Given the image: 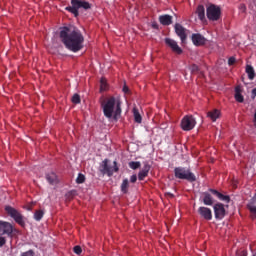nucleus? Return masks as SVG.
I'll return each instance as SVG.
<instances>
[{
	"label": "nucleus",
	"instance_id": "1",
	"mask_svg": "<svg viewBox=\"0 0 256 256\" xmlns=\"http://www.w3.org/2000/svg\"><path fill=\"white\" fill-rule=\"evenodd\" d=\"M60 39L64 43L66 49L77 53L83 49V42L85 38L79 29L74 26L63 27L60 30Z\"/></svg>",
	"mask_w": 256,
	"mask_h": 256
},
{
	"label": "nucleus",
	"instance_id": "2",
	"mask_svg": "<svg viewBox=\"0 0 256 256\" xmlns=\"http://www.w3.org/2000/svg\"><path fill=\"white\" fill-rule=\"evenodd\" d=\"M104 116L109 121H119L121 117V98L118 96H108L101 101Z\"/></svg>",
	"mask_w": 256,
	"mask_h": 256
},
{
	"label": "nucleus",
	"instance_id": "3",
	"mask_svg": "<svg viewBox=\"0 0 256 256\" xmlns=\"http://www.w3.org/2000/svg\"><path fill=\"white\" fill-rule=\"evenodd\" d=\"M174 175L176 179H184L186 181H190V183H193V181H197L195 174H193L192 171L187 168H183V167L175 168Z\"/></svg>",
	"mask_w": 256,
	"mask_h": 256
},
{
	"label": "nucleus",
	"instance_id": "4",
	"mask_svg": "<svg viewBox=\"0 0 256 256\" xmlns=\"http://www.w3.org/2000/svg\"><path fill=\"white\" fill-rule=\"evenodd\" d=\"M206 15L210 21H219V18L221 17V8L211 4L207 7Z\"/></svg>",
	"mask_w": 256,
	"mask_h": 256
},
{
	"label": "nucleus",
	"instance_id": "5",
	"mask_svg": "<svg viewBox=\"0 0 256 256\" xmlns=\"http://www.w3.org/2000/svg\"><path fill=\"white\" fill-rule=\"evenodd\" d=\"M109 161L107 159H105L102 162L101 165V172L104 175H108V177H111V175H113L114 173H117V171H119V167H117V161L113 162V166H109Z\"/></svg>",
	"mask_w": 256,
	"mask_h": 256
},
{
	"label": "nucleus",
	"instance_id": "6",
	"mask_svg": "<svg viewBox=\"0 0 256 256\" xmlns=\"http://www.w3.org/2000/svg\"><path fill=\"white\" fill-rule=\"evenodd\" d=\"M5 211L18 223V225H21L23 227L25 225V220L23 219V215L20 214L19 211H17L15 208L11 206H6Z\"/></svg>",
	"mask_w": 256,
	"mask_h": 256
},
{
	"label": "nucleus",
	"instance_id": "7",
	"mask_svg": "<svg viewBox=\"0 0 256 256\" xmlns=\"http://www.w3.org/2000/svg\"><path fill=\"white\" fill-rule=\"evenodd\" d=\"M195 125H197V121H195L193 116H185L181 121L183 131H191L195 129Z\"/></svg>",
	"mask_w": 256,
	"mask_h": 256
},
{
	"label": "nucleus",
	"instance_id": "8",
	"mask_svg": "<svg viewBox=\"0 0 256 256\" xmlns=\"http://www.w3.org/2000/svg\"><path fill=\"white\" fill-rule=\"evenodd\" d=\"M198 213L202 219H205L206 221H211L213 219V212L210 208L201 206L198 208Z\"/></svg>",
	"mask_w": 256,
	"mask_h": 256
},
{
	"label": "nucleus",
	"instance_id": "9",
	"mask_svg": "<svg viewBox=\"0 0 256 256\" xmlns=\"http://www.w3.org/2000/svg\"><path fill=\"white\" fill-rule=\"evenodd\" d=\"M165 43L166 45H168V47H170V49H172L173 53H176L177 55H181V53H183V50L181 49V47H179L177 41L170 38H166Z\"/></svg>",
	"mask_w": 256,
	"mask_h": 256
},
{
	"label": "nucleus",
	"instance_id": "10",
	"mask_svg": "<svg viewBox=\"0 0 256 256\" xmlns=\"http://www.w3.org/2000/svg\"><path fill=\"white\" fill-rule=\"evenodd\" d=\"M175 33L180 37L182 43H185L187 40V29H185L181 24H176Z\"/></svg>",
	"mask_w": 256,
	"mask_h": 256
},
{
	"label": "nucleus",
	"instance_id": "11",
	"mask_svg": "<svg viewBox=\"0 0 256 256\" xmlns=\"http://www.w3.org/2000/svg\"><path fill=\"white\" fill-rule=\"evenodd\" d=\"M214 213L217 219H223L226 214L225 205L217 203L214 205Z\"/></svg>",
	"mask_w": 256,
	"mask_h": 256
},
{
	"label": "nucleus",
	"instance_id": "12",
	"mask_svg": "<svg viewBox=\"0 0 256 256\" xmlns=\"http://www.w3.org/2000/svg\"><path fill=\"white\" fill-rule=\"evenodd\" d=\"M247 209L250 211L253 219H256V193L248 202Z\"/></svg>",
	"mask_w": 256,
	"mask_h": 256
},
{
	"label": "nucleus",
	"instance_id": "13",
	"mask_svg": "<svg viewBox=\"0 0 256 256\" xmlns=\"http://www.w3.org/2000/svg\"><path fill=\"white\" fill-rule=\"evenodd\" d=\"M0 233H2L3 235H5V233L7 235H11V233H13V225H11V223L9 222H1V228H0Z\"/></svg>",
	"mask_w": 256,
	"mask_h": 256
},
{
	"label": "nucleus",
	"instance_id": "14",
	"mask_svg": "<svg viewBox=\"0 0 256 256\" xmlns=\"http://www.w3.org/2000/svg\"><path fill=\"white\" fill-rule=\"evenodd\" d=\"M206 41L207 40L205 39V37H203V35H201V34H193L192 35V42L197 47H199L201 45H205Z\"/></svg>",
	"mask_w": 256,
	"mask_h": 256
},
{
	"label": "nucleus",
	"instance_id": "15",
	"mask_svg": "<svg viewBox=\"0 0 256 256\" xmlns=\"http://www.w3.org/2000/svg\"><path fill=\"white\" fill-rule=\"evenodd\" d=\"M212 195H215L220 201H225V203H229L231 198L228 195H223L217 190L210 189L209 190Z\"/></svg>",
	"mask_w": 256,
	"mask_h": 256
},
{
	"label": "nucleus",
	"instance_id": "16",
	"mask_svg": "<svg viewBox=\"0 0 256 256\" xmlns=\"http://www.w3.org/2000/svg\"><path fill=\"white\" fill-rule=\"evenodd\" d=\"M72 5L74 7H78V9H90L91 5L88 2L82 1V0H72Z\"/></svg>",
	"mask_w": 256,
	"mask_h": 256
},
{
	"label": "nucleus",
	"instance_id": "17",
	"mask_svg": "<svg viewBox=\"0 0 256 256\" xmlns=\"http://www.w3.org/2000/svg\"><path fill=\"white\" fill-rule=\"evenodd\" d=\"M150 169H151V166H149V164L144 165V167L142 168V170H140V172L138 174L139 181H143V179H145V177H147V175H149Z\"/></svg>",
	"mask_w": 256,
	"mask_h": 256
},
{
	"label": "nucleus",
	"instance_id": "18",
	"mask_svg": "<svg viewBox=\"0 0 256 256\" xmlns=\"http://www.w3.org/2000/svg\"><path fill=\"white\" fill-rule=\"evenodd\" d=\"M207 117H208V119H211L213 122H215V121H217V119H219V117H221V111H219L218 109L209 111L207 113Z\"/></svg>",
	"mask_w": 256,
	"mask_h": 256
},
{
	"label": "nucleus",
	"instance_id": "19",
	"mask_svg": "<svg viewBox=\"0 0 256 256\" xmlns=\"http://www.w3.org/2000/svg\"><path fill=\"white\" fill-rule=\"evenodd\" d=\"M161 25H171L173 23V16L171 15H162L159 17Z\"/></svg>",
	"mask_w": 256,
	"mask_h": 256
},
{
	"label": "nucleus",
	"instance_id": "20",
	"mask_svg": "<svg viewBox=\"0 0 256 256\" xmlns=\"http://www.w3.org/2000/svg\"><path fill=\"white\" fill-rule=\"evenodd\" d=\"M46 179L48 181V183H50V185H57L58 183V179H57V174H55L54 172H50L46 175Z\"/></svg>",
	"mask_w": 256,
	"mask_h": 256
},
{
	"label": "nucleus",
	"instance_id": "21",
	"mask_svg": "<svg viewBox=\"0 0 256 256\" xmlns=\"http://www.w3.org/2000/svg\"><path fill=\"white\" fill-rule=\"evenodd\" d=\"M202 197H203L204 205H208V206L213 205V197L211 196V194H209V192H204L202 194Z\"/></svg>",
	"mask_w": 256,
	"mask_h": 256
},
{
	"label": "nucleus",
	"instance_id": "22",
	"mask_svg": "<svg viewBox=\"0 0 256 256\" xmlns=\"http://www.w3.org/2000/svg\"><path fill=\"white\" fill-rule=\"evenodd\" d=\"M196 13L200 21H203V19H205V7L203 5H199L197 7Z\"/></svg>",
	"mask_w": 256,
	"mask_h": 256
},
{
	"label": "nucleus",
	"instance_id": "23",
	"mask_svg": "<svg viewBox=\"0 0 256 256\" xmlns=\"http://www.w3.org/2000/svg\"><path fill=\"white\" fill-rule=\"evenodd\" d=\"M246 73H247L248 79H250V81H253L255 79V70L253 69V66L247 65Z\"/></svg>",
	"mask_w": 256,
	"mask_h": 256
},
{
	"label": "nucleus",
	"instance_id": "24",
	"mask_svg": "<svg viewBox=\"0 0 256 256\" xmlns=\"http://www.w3.org/2000/svg\"><path fill=\"white\" fill-rule=\"evenodd\" d=\"M235 99L238 103H243V95H241V88L238 86L235 88Z\"/></svg>",
	"mask_w": 256,
	"mask_h": 256
},
{
	"label": "nucleus",
	"instance_id": "25",
	"mask_svg": "<svg viewBox=\"0 0 256 256\" xmlns=\"http://www.w3.org/2000/svg\"><path fill=\"white\" fill-rule=\"evenodd\" d=\"M133 115L135 122L141 123L143 119L141 118V114L139 113V110L136 107L133 108Z\"/></svg>",
	"mask_w": 256,
	"mask_h": 256
},
{
	"label": "nucleus",
	"instance_id": "26",
	"mask_svg": "<svg viewBox=\"0 0 256 256\" xmlns=\"http://www.w3.org/2000/svg\"><path fill=\"white\" fill-rule=\"evenodd\" d=\"M109 89V84H107V79L101 78L100 80V91H107Z\"/></svg>",
	"mask_w": 256,
	"mask_h": 256
},
{
	"label": "nucleus",
	"instance_id": "27",
	"mask_svg": "<svg viewBox=\"0 0 256 256\" xmlns=\"http://www.w3.org/2000/svg\"><path fill=\"white\" fill-rule=\"evenodd\" d=\"M43 215H45V212L43 210H37L34 213V219L35 221H41V219H43Z\"/></svg>",
	"mask_w": 256,
	"mask_h": 256
},
{
	"label": "nucleus",
	"instance_id": "28",
	"mask_svg": "<svg viewBox=\"0 0 256 256\" xmlns=\"http://www.w3.org/2000/svg\"><path fill=\"white\" fill-rule=\"evenodd\" d=\"M127 189H129V180L124 179L122 184H121V191L122 193H127Z\"/></svg>",
	"mask_w": 256,
	"mask_h": 256
},
{
	"label": "nucleus",
	"instance_id": "29",
	"mask_svg": "<svg viewBox=\"0 0 256 256\" xmlns=\"http://www.w3.org/2000/svg\"><path fill=\"white\" fill-rule=\"evenodd\" d=\"M66 9L67 11H70V13H73L76 17L77 15H79V11H78L79 7L77 6L72 5L70 7H67Z\"/></svg>",
	"mask_w": 256,
	"mask_h": 256
},
{
	"label": "nucleus",
	"instance_id": "30",
	"mask_svg": "<svg viewBox=\"0 0 256 256\" xmlns=\"http://www.w3.org/2000/svg\"><path fill=\"white\" fill-rule=\"evenodd\" d=\"M130 169H139L141 167V162H129Z\"/></svg>",
	"mask_w": 256,
	"mask_h": 256
},
{
	"label": "nucleus",
	"instance_id": "31",
	"mask_svg": "<svg viewBox=\"0 0 256 256\" xmlns=\"http://www.w3.org/2000/svg\"><path fill=\"white\" fill-rule=\"evenodd\" d=\"M72 103H75V105L81 103V96H79V94H74L72 97Z\"/></svg>",
	"mask_w": 256,
	"mask_h": 256
},
{
	"label": "nucleus",
	"instance_id": "32",
	"mask_svg": "<svg viewBox=\"0 0 256 256\" xmlns=\"http://www.w3.org/2000/svg\"><path fill=\"white\" fill-rule=\"evenodd\" d=\"M76 183L81 184V183H85V175L83 174H78V177L76 178Z\"/></svg>",
	"mask_w": 256,
	"mask_h": 256
},
{
	"label": "nucleus",
	"instance_id": "33",
	"mask_svg": "<svg viewBox=\"0 0 256 256\" xmlns=\"http://www.w3.org/2000/svg\"><path fill=\"white\" fill-rule=\"evenodd\" d=\"M190 71L192 73H197V71H199V66L193 64L192 66H190Z\"/></svg>",
	"mask_w": 256,
	"mask_h": 256
},
{
	"label": "nucleus",
	"instance_id": "34",
	"mask_svg": "<svg viewBox=\"0 0 256 256\" xmlns=\"http://www.w3.org/2000/svg\"><path fill=\"white\" fill-rule=\"evenodd\" d=\"M81 251H82V249L80 248V246L74 247V253H76V255H81Z\"/></svg>",
	"mask_w": 256,
	"mask_h": 256
},
{
	"label": "nucleus",
	"instance_id": "35",
	"mask_svg": "<svg viewBox=\"0 0 256 256\" xmlns=\"http://www.w3.org/2000/svg\"><path fill=\"white\" fill-rule=\"evenodd\" d=\"M21 256H34V255H33V251L30 250V251L22 253Z\"/></svg>",
	"mask_w": 256,
	"mask_h": 256
},
{
	"label": "nucleus",
	"instance_id": "36",
	"mask_svg": "<svg viewBox=\"0 0 256 256\" xmlns=\"http://www.w3.org/2000/svg\"><path fill=\"white\" fill-rule=\"evenodd\" d=\"M130 181H131V183H136L137 182V175H132L130 177Z\"/></svg>",
	"mask_w": 256,
	"mask_h": 256
},
{
	"label": "nucleus",
	"instance_id": "37",
	"mask_svg": "<svg viewBox=\"0 0 256 256\" xmlns=\"http://www.w3.org/2000/svg\"><path fill=\"white\" fill-rule=\"evenodd\" d=\"M239 9H240V11H241L242 13H245L247 7H245L244 4H241V5L239 6Z\"/></svg>",
	"mask_w": 256,
	"mask_h": 256
},
{
	"label": "nucleus",
	"instance_id": "38",
	"mask_svg": "<svg viewBox=\"0 0 256 256\" xmlns=\"http://www.w3.org/2000/svg\"><path fill=\"white\" fill-rule=\"evenodd\" d=\"M228 64H229V65H234V64H235V57L229 58Z\"/></svg>",
	"mask_w": 256,
	"mask_h": 256
},
{
	"label": "nucleus",
	"instance_id": "39",
	"mask_svg": "<svg viewBox=\"0 0 256 256\" xmlns=\"http://www.w3.org/2000/svg\"><path fill=\"white\" fill-rule=\"evenodd\" d=\"M6 240L4 237H0V247H3V245H5Z\"/></svg>",
	"mask_w": 256,
	"mask_h": 256
},
{
	"label": "nucleus",
	"instance_id": "40",
	"mask_svg": "<svg viewBox=\"0 0 256 256\" xmlns=\"http://www.w3.org/2000/svg\"><path fill=\"white\" fill-rule=\"evenodd\" d=\"M237 256H247V252L242 251V252L238 253Z\"/></svg>",
	"mask_w": 256,
	"mask_h": 256
},
{
	"label": "nucleus",
	"instance_id": "41",
	"mask_svg": "<svg viewBox=\"0 0 256 256\" xmlns=\"http://www.w3.org/2000/svg\"><path fill=\"white\" fill-rule=\"evenodd\" d=\"M253 123H254V127L256 128V110H255V113H254Z\"/></svg>",
	"mask_w": 256,
	"mask_h": 256
},
{
	"label": "nucleus",
	"instance_id": "42",
	"mask_svg": "<svg viewBox=\"0 0 256 256\" xmlns=\"http://www.w3.org/2000/svg\"><path fill=\"white\" fill-rule=\"evenodd\" d=\"M123 91H124V93H129V88H127V86H124Z\"/></svg>",
	"mask_w": 256,
	"mask_h": 256
},
{
	"label": "nucleus",
	"instance_id": "43",
	"mask_svg": "<svg viewBox=\"0 0 256 256\" xmlns=\"http://www.w3.org/2000/svg\"><path fill=\"white\" fill-rule=\"evenodd\" d=\"M252 95H253V97H256V89L252 90Z\"/></svg>",
	"mask_w": 256,
	"mask_h": 256
}]
</instances>
